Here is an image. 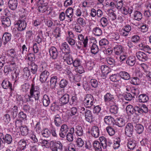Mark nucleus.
Segmentation results:
<instances>
[{
    "label": "nucleus",
    "instance_id": "f257e3e1",
    "mask_svg": "<svg viewBox=\"0 0 151 151\" xmlns=\"http://www.w3.org/2000/svg\"><path fill=\"white\" fill-rule=\"evenodd\" d=\"M40 96V91L39 87L32 84L30 89L29 94L25 95V100L26 101L32 103L35 100H38Z\"/></svg>",
    "mask_w": 151,
    "mask_h": 151
},
{
    "label": "nucleus",
    "instance_id": "f03ea898",
    "mask_svg": "<svg viewBox=\"0 0 151 151\" xmlns=\"http://www.w3.org/2000/svg\"><path fill=\"white\" fill-rule=\"evenodd\" d=\"M26 18L25 17H20L19 19L17 22L16 24L17 25V29L21 31L24 30L26 27Z\"/></svg>",
    "mask_w": 151,
    "mask_h": 151
},
{
    "label": "nucleus",
    "instance_id": "7ed1b4c3",
    "mask_svg": "<svg viewBox=\"0 0 151 151\" xmlns=\"http://www.w3.org/2000/svg\"><path fill=\"white\" fill-rule=\"evenodd\" d=\"M104 101L106 104L111 105L115 104L114 96L109 93L106 94L104 96Z\"/></svg>",
    "mask_w": 151,
    "mask_h": 151
},
{
    "label": "nucleus",
    "instance_id": "20e7f679",
    "mask_svg": "<svg viewBox=\"0 0 151 151\" xmlns=\"http://www.w3.org/2000/svg\"><path fill=\"white\" fill-rule=\"evenodd\" d=\"M94 98L91 94H88L85 97L83 100V104L87 108H90L93 105Z\"/></svg>",
    "mask_w": 151,
    "mask_h": 151
},
{
    "label": "nucleus",
    "instance_id": "39448f33",
    "mask_svg": "<svg viewBox=\"0 0 151 151\" xmlns=\"http://www.w3.org/2000/svg\"><path fill=\"white\" fill-rule=\"evenodd\" d=\"M88 132L90 133L92 136L95 138L98 137L99 135V130L97 126H93L89 128Z\"/></svg>",
    "mask_w": 151,
    "mask_h": 151
},
{
    "label": "nucleus",
    "instance_id": "423d86ee",
    "mask_svg": "<svg viewBox=\"0 0 151 151\" xmlns=\"http://www.w3.org/2000/svg\"><path fill=\"white\" fill-rule=\"evenodd\" d=\"M125 133L127 136L131 137L133 132V126L131 123H128L126 126L125 128Z\"/></svg>",
    "mask_w": 151,
    "mask_h": 151
},
{
    "label": "nucleus",
    "instance_id": "0eeeda50",
    "mask_svg": "<svg viewBox=\"0 0 151 151\" xmlns=\"http://www.w3.org/2000/svg\"><path fill=\"white\" fill-rule=\"evenodd\" d=\"M126 90L128 92H130L132 93L134 95V96H137L139 93L140 91L139 89L137 88L131 87L129 86H126Z\"/></svg>",
    "mask_w": 151,
    "mask_h": 151
},
{
    "label": "nucleus",
    "instance_id": "6e6552de",
    "mask_svg": "<svg viewBox=\"0 0 151 151\" xmlns=\"http://www.w3.org/2000/svg\"><path fill=\"white\" fill-rule=\"evenodd\" d=\"M133 11V8L132 6L123 7L121 9L122 13L125 15H131Z\"/></svg>",
    "mask_w": 151,
    "mask_h": 151
},
{
    "label": "nucleus",
    "instance_id": "1a4fd4ad",
    "mask_svg": "<svg viewBox=\"0 0 151 151\" xmlns=\"http://www.w3.org/2000/svg\"><path fill=\"white\" fill-rule=\"evenodd\" d=\"M50 75L49 72L45 70L41 72L40 76V80L42 82H45Z\"/></svg>",
    "mask_w": 151,
    "mask_h": 151
},
{
    "label": "nucleus",
    "instance_id": "9d476101",
    "mask_svg": "<svg viewBox=\"0 0 151 151\" xmlns=\"http://www.w3.org/2000/svg\"><path fill=\"white\" fill-rule=\"evenodd\" d=\"M49 52L51 57L53 59H56L58 56V52L56 48L54 46L51 47L49 49Z\"/></svg>",
    "mask_w": 151,
    "mask_h": 151
},
{
    "label": "nucleus",
    "instance_id": "9b49d317",
    "mask_svg": "<svg viewBox=\"0 0 151 151\" xmlns=\"http://www.w3.org/2000/svg\"><path fill=\"white\" fill-rule=\"evenodd\" d=\"M136 141L132 138H129L128 139L127 147L130 150H133L135 149L136 146Z\"/></svg>",
    "mask_w": 151,
    "mask_h": 151
},
{
    "label": "nucleus",
    "instance_id": "f8f14e48",
    "mask_svg": "<svg viewBox=\"0 0 151 151\" xmlns=\"http://www.w3.org/2000/svg\"><path fill=\"white\" fill-rule=\"evenodd\" d=\"M68 131V128L66 124H63L61 126L59 133L60 136L62 138H64Z\"/></svg>",
    "mask_w": 151,
    "mask_h": 151
},
{
    "label": "nucleus",
    "instance_id": "ddd939ff",
    "mask_svg": "<svg viewBox=\"0 0 151 151\" xmlns=\"http://www.w3.org/2000/svg\"><path fill=\"white\" fill-rule=\"evenodd\" d=\"M137 58L140 61H145L148 59V57L146 54L142 52L139 51L136 53Z\"/></svg>",
    "mask_w": 151,
    "mask_h": 151
},
{
    "label": "nucleus",
    "instance_id": "4468645a",
    "mask_svg": "<svg viewBox=\"0 0 151 151\" xmlns=\"http://www.w3.org/2000/svg\"><path fill=\"white\" fill-rule=\"evenodd\" d=\"M84 114L86 121L89 122H91L93 121V117L91 111L89 110L86 109Z\"/></svg>",
    "mask_w": 151,
    "mask_h": 151
},
{
    "label": "nucleus",
    "instance_id": "2eb2a0df",
    "mask_svg": "<svg viewBox=\"0 0 151 151\" xmlns=\"http://www.w3.org/2000/svg\"><path fill=\"white\" fill-rule=\"evenodd\" d=\"M18 5L17 0H9L8 2V6L10 9L13 10H15Z\"/></svg>",
    "mask_w": 151,
    "mask_h": 151
},
{
    "label": "nucleus",
    "instance_id": "dca6fc26",
    "mask_svg": "<svg viewBox=\"0 0 151 151\" xmlns=\"http://www.w3.org/2000/svg\"><path fill=\"white\" fill-rule=\"evenodd\" d=\"M101 70L102 72V76H106L111 71V70L107 66L103 65L101 66Z\"/></svg>",
    "mask_w": 151,
    "mask_h": 151
},
{
    "label": "nucleus",
    "instance_id": "f3484780",
    "mask_svg": "<svg viewBox=\"0 0 151 151\" xmlns=\"http://www.w3.org/2000/svg\"><path fill=\"white\" fill-rule=\"evenodd\" d=\"M1 85L4 89H6L8 87H9L11 91L14 90V88L12 87V84L7 80H4L3 81Z\"/></svg>",
    "mask_w": 151,
    "mask_h": 151
},
{
    "label": "nucleus",
    "instance_id": "a211bd4d",
    "mask_svg": "<svg viewBox=\"0 0 151 151\" xmlns=\"http://www.w3.org/2000/svg\"><path fill=\"white\" fill-rule=\"evenodd\" d=\"M61 49L62 51H64L66 54H68L70 52V47L66 42H64L61 44Z\"/></svg>",
    "mask_w": 151,
    "mask_h": 151
},
{
    "label": "nucleus",
    "instance_id": "6ab92c4d",
    "mask_svg": "<svg viewBox=\"0 0 151 151\" xmlns=\"http://www.w3.org/2000/svg\"><path fill=\"white\" fill-rule=\"evenodd\" d=\"M63 59L69 65H71L73 62L72 57L69 54H65L63 57Z\"/></svg>",
    "mask_w": 151,
    "mask_h": 151
},
{
    "label": "nucleus",
    "instance_id": "aec40b11",
    "mask_svg": "<svg viewBox=\"0 0 151 151\" xmlns=\"http://www.w3.org/2000/svg\"><path fill=\"white\" fill-rule=\"evenodd\" d=\"M136 62V58L134 56H130L128 57L126 61V64L130 66H133Z\"/></svg>",
    "mask_w": 151,
    "mask_h": 151
},
{
    "label": "nucleus",
    "instance_id": "412c9836",
    "mask_svg": "<svg viewBox=\"0 0 151 151\" xmlns=\"http://www.w3.org/2000/svg\"><path fill=\"white\" fill-rule=\"evenodd\" d=\"M11 38V35L10 33L6 32L4 34L2 38L4 44L6 45L9 41Z\"/></svg>",
    "mask_w": 151,
    "mask_h": 151
},
{
    "label": "nucleus",
    "instance_id": "4be33fe9",
    "mask_svg": "<svg viewBox=\"0 0 151 151\" xmlns=\"http://www.w3.org/2000/svg\"><path fill=\"white\" fill-rule=\"evenodd\" d=\"M2 24L4 27H9L11 22L9 18L7 17H4L1 18Z\"/></svg>",
    "mask_w": 151,
    "mask_h": 151
},
{
    "label": "nucleus",
    "instance_id": "5701e85b",
    "mask_svg": "<svg viewBox=\"0 0 151 151\" xmlns=\"http://www.w3.org/2000/svg\"><path fill=\"white\" fill-rule=\"evenodd\" d=\"M110 79L113 82H117L119 84H120L122 83L120 77L117 75L112 74L110 76Z\"/></svg>",
    "mask_w": 151,
    "mask_h": 151
},
{
    "label": "nucleus",
    "instance_id": "b1692460",
    "mask_svg": "<svg viewBox=\"0 0 151 151\" xmlns=\"http://www.w3.org/2000/svg\"><path fill=\"white\" fill-rule=\"evenodd\" d=\"M133 15V19L138 21L141 20L142 17V15L141 13L137 11H135Z\"/></svg>",
    "mask_w": 151,
    "mask_h": 151
},
{
    "label": "nucleus",
    "instance_id": "393cba45",
    "mask_svg": "<svg viewBox=\"0 0 151 151\" xmlns=\"http://www.w3.org/2000/svg\"><path fill=\"white\" fill-rule=\"evenodd\" d=\"M73 9L71 7H69L65 11V14L66 17L70 19V21H71L70 19L73 17Z\"/></svg>",
    "mask_w": 151,
    "mask_h": 151
},
{
    "label": "nucleus",
    "instance_id": "a878e982",
    "mask_svg": "<svg viewBox=\"0 0 151 151\" xmlns=\"http://www.w3.org/2000/svg\"><path fill=\"white\" fill-rule=\"evenodd\" d=\"M7 55L9 57H10L12 60L17 58V53L14 50L12 49L8 51Z\"/></svg>",
    "mask_w": 151,
    "mask_h": 151
},
{
    "label": "nucleus",
    "instance_id": "bb28decb",
    "mask_svg": "<svg viewBox=\"0 0 151 151\" xmlns=\"http://www.w3.org/2000/svg\"><path fill=\"white\" fill-rule=\"evenodd\" d=\"M114 50L115 54L118 55L123 52V48L121 45H118L114 47Z\"/></svg>",
    "mask_w": 151,
    "mask_h": 151
},
{
    "label": "nucleus",
    "instance_id": "cd10ccee",
    "mask_svg": "<svg viewBox=\"0 0 151 151\" xmlns=\"http://www.w3.org/2000/svg\"><path fill=\"white\" fill-rule=\"evenodd\" d=\"M69 100V96L67 94H64L60 99V101L61 104H67Z\"/></svg>",
    "mask_w": 151,
    "mask_h": 151
},
{
    "label": "nucleus",
    "instance_id": "c85d7f7f",
    "mask_svg": "<svg viewBox=\"0 0 151 151\" xmlns=\"http://www.w3.org/2000/svg\"><path fill=\"white\" fill-rule=\"evenodd\" d=\"M93 147L96 151H102V146L100 143L97 141H94L93 142Z\"/></svg>",
    "mask_w": 151,
    "mask_h": 151
},
{
    "label": "nucleus",
    "instance_id": "c756f323",
    "mask_svg": "<svg viewBox=\"0 0 151 151\" xmlns=\"http://www.w3.org/2000/svg\"><path fill=\"white\" fill-rule=\"evenodd\" d=\"M138 99L139 102L145 103L148 100L149 97L145 94H142L139 96Z\"/></svg>",
    "mask_w": 151,
    "mask_h": 151
},
{
    "label": "nucleus",
    "instance_id": "7c9ffc66",
    "mask_svg": "<svg viewBox=\"0 0 151 151\" xmlns=\"http://www.w3.org/2000/svg\"><path fill=\"white\" fill-rule=\"evenodd\" d=\"M115 124L119 127H122L125 125V122L122 118H117L116 120Z\"/></svg>",
    "mask_w": 151,
    "mask_h": 151
},
{
    "label": "nucleus",
    "instance_id": "2f4dec72",
    "mask_svg": "<svg viewBox=\"0 0 151 151\" xmlns=\"http://www.w3.org/2000/svg\"><path fill=\"white\" fill-rule=\"evenodd\" d=\"M104 121L108 125H111L113 123L114 119L111 116H106L104 118Z\"/></svg>",
    "mask_w": 151,
    "mask_h": 151
},
{
    "label": "nucleus",
    "instance_id": "473e14b6",
    "mask_svg": "<svg viewBox=\"0 0 151 151\" xmlns=\"http://www.w3.org/2000/svg\"><path fill=\"white\" fill-rule=\"evenodd\" d=\"M29 68L31 72L33 74L36 73L37 70V66L34 63H32L29 66Z\"/></svg>",
    "mask_w": 151,
    "mask_h": 151
},
{
    "label": "nucleus",
    "instance_id": "72a5a7b5",
    "mask_svg": "<svg viewBox=\"0 0 151 151\" xmlns=\"http://www.w3.org/2000/svg\"><path fill=\"white\" fill-rule=\"evenodd\" d=\"M54 122L55 125L57 127H59L61 124L62 120L59 115L57 114L55 116Z\"/></svg>",
    "mask_w": 151,
    "mask_h": 151
},
{
    "label": "nucleus",
    "instance_id": "f704fd0d",
    "mask_svg": "<svg viewBox=\"0 0 151 151\" xmlns=\"http://www.w3.org/2000/svg\"><path fill=\"white\" fill-rule=\"evenodd\" d=\"M119 75L121 78L125 80H128L130 78L129 74L125 71L120 72L119 73Z\"/></svg>",
    "mask_w": 151,
    "mask_h": 151
},
{
    "label": "nucleus",
    "instance_id": "c9c22d12",
    "mask_svg": "<svg viewBox=\"0 0 151 151\" xmlns=\"http://www.w3.org/2000/svg\"><path fill=\"white\" fill-rule=\"evenodd\" d=\"M27 143L25 140L22 139L20 140L18 143L19 149L24 150L26 148Z\"/></svg>",
    "mask_w": 151,
    "mask_h": 151
},
{
    "label": "nucleus",
    "instance_id": "e433bc0d",
    "mask_svg": "<svg viewBox=\"0 0 151 151\" xmlns=\"http://www.w3.org/2000/svg\"><path fill=\"white\" fill-rule=\"evenodd\" d=\"M42 102L43 105L45 106H47L49 105L50 101L49 98L46 95H45L42 99Z\"/></svg>",
    "mask_w": 151,
    "mask_h": 151
},
{
    "label": "nucleus",
    "instance_id": "4c0bfd02",
    "mask_svg": "<svg viewBox=\"0 0 151 151\" xmlns=\"http://www.w3.org/2000/svg\"><path fill=\"white\" fill-rule=\"evenodd\" d=\"M92 32L93 34L97 36H100L102 34V31L101 29L99 27L94 28L92 30Z\"/></svg>",
    "mask_w": 151,
    "mask_h": 151
},
{
    "label": "nucleus",
    "instance_id": "58836bf2",
    "mask_svg": "<svg viewBox=\"0 0 151 151\" xmlns=\"http://www.w3.org/2000/svg\"><path fill=\"white\" fill-rule=\"evenodd\" d=\"M20 129L22 135L25 136L28 133V129L26 126H21L20 127Z\"/></svg>",
    "mask_w": 151,
    "mask_h": 151
},
{
    "label": "nucleus",
    "instance_id": "ea45409f",
    "mask_svg": "<svg viewBox=\"0 0 151 151\" xmlns=\"http://www.w3.org/2000/svg\"><path fill=\"white\" fill-rule=\"evenodd\" d=\"M110 38L113 40H117L120 38V35L117 32L112 33L109 35Z\"/></svg>",
    "mask_w": 151,
    "mask_h": 151
},
{
    "label": "nucleus",
    "instance_id": "a19ab883",
    "mask_svg": "<svg viewBox=\"0 0 151 151\" xmlns=\"http://www.w3.org/2000/svg\"><path fill=\"white\" fill-rule=\"evenodd\" d=\"M126 111L129 115L133 114L134 112V108L132 105H129L127 106Z\"/></svg>",
    "mask_w": 151,
    "mask_h": 151
},
{
    "label": "nucleus",
    "instance_id": "79ce46f5",
    "mask_svg": "<svg viewBox=\"0 0 151 151\" xmlns=\"http://www.w3.org/2000/svg\"><path fill=\"white\" fill-rule=\"evenodd\" d=\"M57 81V77L56 76L52 77L50 78V82L52 88H54L56 86Z\"/></svg>",
    "mask_w": 151,
    "mask_h": 151
},
{
    "label": "nucleus",
    "instance_id": "37998d69",
    "mask_svg": "<svg viewBox=\"0 0 151 151\" xmlns=\"http://www.w3.org/2000/svg\"><path fill=\"white\" fill-rule=\"evenodd\" d=\"M77 22L78 24L83 27L85 26L86 24V22L85 19L81 17H80L77 19Z\"/></svg>",
    "mask_w": 151,
    "mask_h": 151
},
{
    "label": "nucleus",
    "instance_id": "c03bdc74",
    "mask_svg": "<svg viewBox=\"0 0 151 151\" xmlns=\"http://www.w3.org/2000/svg\"><path fill=\"white\" fill-rule=\"evenodd\" d=\"M121 139L119 138H117L114 140L113 147L114 149H118L120 147Z\"/></svg>",
    "mask_w": 151,
    "mask_h": 151
},
{
    "label": "nucleus",
    "instance_id": "a18cd8bd",
    "mask_svg": "<svg viewBox=\"0 0 151 151\" xmlns=\"http://www.w3.org/2000/svg\"><path fill=\"white\" fill-rule=\"evenodd\" d=\"M114 104L111 105H108L107 106H110V111L111 113L114 114H116L118 111V107L116 105Z\"/></svg>",
    "mask_w": 151,
    "mask_h": 151
},
{
    "label": "nucleus",
    "instance_id": "49530a36",
    "mask_svg": "<svg viewBox=\"0 0 151 151\" xmlns=\"http://www.w3.org/2000/svg\"><path fill=\"white\" fill-rule=\"evenodd\" d=\"M135 128L136 131L139 134H140L142 133L144 129V127L141 124H136L135 127Z\"/></svg>",
    "mask_w": 151,
    "mask_h": 151
},
{
    "label": "nucleus",
    "instance_id": "de8ad7c7",
    "mask_svg": "<svg viewBox=\"0 0 151 151\" xmlns=\"http://www.w3.org/2000/svg\"><path fill=\"white\" fill-rule=\"evenodd\" d=\"M99 51L98 46L95 44H93L91 47V52L93 54H96Z\"/></svg>",
    "mask_w": 151,
    "mask_h": 151
},
{
    "label": "nucleus",
    "instance_id": "09e8293b",
    "mask_svg": "<svg viewBox=\"0 0 151 151\" xmlns=\"http://www.w3.org/2000/svg\"><path fill=\"white\" fill-rule=\"evenodd\" d=\"M4 141L8 144H11L12 141V136L8 134L5 135L4 137H3Z\"/></svg>",
    "mask_w": 151,
    "mask_h": 151
},
{
    "label": "nucleus",
    "instance_id": "8fccbe9b",
    "mask_svg": "<svg viewBox=\"0 0 151 151\" xmlns=\"http://www.w3.org/2000/svg\"><path fill=\"white\" fill-rule=\"evenodd\" d=\"M86 68L88 70H91L94 65V62L92 61H89L86 63Z\"/></svg>",
    "mask_w": 151,
    "mask_h": 151
},
{
    "label": "nucleus",
    "instance_id": "3c124183",
    "mask_svg": "<svg viewBox=\"0 0 151 151\" xmlns=\"http://www.w3.org/2000/svg\"><path fill=\"white\" fill-rule=\"evenodd\" d=\"M75 133L79 136L82 135L83 131L82 127L78 126H76L75 129Z\"/></svg>",
    "mask_w": 151,
    "mask_h": 151
},
{
    "label": "nucleus",
    "instance_id": "603ef678",
    "mask_svg": "<svg viewBox=\"0 0 151 151\" xmlns=\"http://www.w3.org/2000/svg\"><path fill=\"white\" fill-rule=\"evenodd\" d=\"M116 2V7L118 9H121L123 5V1L122 0H115Z\"/></svg>",
    "mask_w": 151,
    "mask_h": 151
},
{
    "label": "nucleus",
    "instance_id": "864d4df0",
    "mask_svg": "<svg viewBox=\"0 0 151 151\" xmlns=\"http://www.w3.org/2000/svg\"><path fill=\"white\" fill-rule=\"evenodd\" d=\"M38 145H41L42 147L45 146L46 148L49 147V143L46 140H41L38 142Z\"/></svg>",
    "mask_w": 151,
    "mask_h": 151
},
{
    "label": "nucleus",
    "instance_id": "5fc2aeb1",
    "mask_svg": "<svg viewBox=\"0 0 151 151\" xmlns=\"http://www.w3.org/2000/svg\"><path fill=\"white\" fill-rule=\"evenodd\" d=\"M11 113L13 118H15L18 113V107L17 106H15L12 108Z\"/></svg>",
    "mask_w": 151,
    "mask_h": 151
},
{
    "label": "nucleus",
    "instance_id": "6e6d98bb",
    "mask_svg": "<svg viewBox=\"0 0 151 151\" xmlns=\"http://www.w3.org/2000/svg\"><path fill=\"white\" fill-rule=\"evenodd\" d=\"M82 62L79 59H75L73 63V65L74 67L76 68L81 65Z\"/></svg>",
    "mask_w": 151,
    "mask_h": 151
},
{
    "label": "nucleus",
    "instance_id": "4d7b16f0",
    "mask_svg": "<svg viewBox=\"0 0 151 151\" xmlns=\"http://www.w3.org/2000/svg\"><path fill=\"white\" fill-rule=\"evenodd\" d=\"M48 6L46 5H42L38 7V9L40 12L43 13L48 9Z\"/></svg>",
    "mask_w": 151,
    "mask_h": 151
},
{
    "label": "nucleus",
    "instance_id": "13d9d810",
    "mask_svg": "<svg viewBox=\"0 0 151 151\" xmlns=\"http://www.w3.org/2000/svg\"><path fill=\"white\" fill-rule=\"evenodd\" d=\"M68 84V81L65 79H62L60 83V86L61 88H64L66 87Z\"/></svg>",
    "mask_w": 151,
    "mask_h": 151
},
{
    "label": "nucleus",
    "instance_id": "bf43d9fd",
    "mask_svg": "<svg viewBox=\"0 0 151 151\" xmlns=\"http://www.w3.org/2000/svg\"><path fill=\"white\" fill-rule=\"evenodd\" d=\"M101 23L103 27H105L108 24L107 19L105 17H102L101 19Z\"/></svg>",
    "mask_w": 151,
    "mask_h": 151
},
{
    "label": "nucleus",
    "instance_id": "052dcab7",
    "mask_svg": "<svg viewBox=\"0 0 151 151\" xmlns=\"http://www.w3.org/2000/svg\"><path fill=\"white\" fill-rule=\"evenodd\" d=\"M42 134L43 137L47 138L50 135V132L48 129H45L42 131Z\"/></svg>",
    "mask_w": 151,
    "mask_h": 151
},
{
    "label": "nucleus",
    "instance_id": "680f3d73",
    "mask_svg": "<svg viewBox=\"0 0 151 151\" xmlns=\"http://www.w3.org/2000/svg\"><path fill=\"white\" fill-rule=\"evenodd\" d=\"M107 132L110 136L113 135L115 133V131L114 129L111 127L109 126L106 128Z\"/></svg>",
    "mask_w": 151,
    "mask_h": 151
},
{
    "label": "nucleus",
    "instance_id": "e2e57ef3",
    "mask_svg": "<svg viewBox=\"0 0 151 151\" xmlns=\"http://www.w3.org/2000/svg\"><path fill=\"white\" fill-rule=\"evenodd\" d=\"M73 38H70L69 37H66V40L68 43L71 46H73L75 44V40L72 39Z\"/></svg>",
    "mask_w": 151,
    "mask_h": 151
},
{
    "label": "nucleus",
    "instance_id": "0e129e2a",
    "mask_svg": "<svg viewBox=\"0 0 151 151\" xmlns=\"http://www.w3.org/2000/svg\"><path fill=\"white\" fill-rule=\"evenodd\" d=\"M76 142L77 146L79 147H82L84 145V142L81 138H78L77 139Z\"/></svg>",
    "mask_w": 151,
    "mask_h": 151
},
{
    "label": "nucleus",
    "instance_id": "69168bd1",
    "mask_svg": "<svg viewBox=\"0 0 151 151\" xmlns=\"http://www.w3.org/2000/svg\"><path fill=\"white\" fill-rule=\"evenodd\" d=\"M81 26V25L78 24H75L74 27H73L74 30L76 32H81L82 30V29Z\"/></svg>",
    "mask_w": 151,
    "mask_h": 151
},
{
    "label": "nucleus",
    "instance_id": "338daca9",
    "mask_svg": "<svg viewBox=\"0 0 151 151\" xmlns=\"http://www.w3.org/2000/svg\"><path fill=\"white\" fill-rule=\"evenodd\" d=\"M109 44V41L105 38L101 39L99 42V44L100 46H106L108 45Z\"/></svg>",
    "mask_w": 151,
    "mask_h": 151
},
{
    "label": "nucleus",
    "instance_id": "774afa93",
    "mask_svg": "<svg viewBox=\"0 0 151 151\" xmlns=\"http://www.w3.org/2000/svg\"><path fill=\"white\" fill-rule=\"evenodd\" d=\"M145 7L147 10L151 11V0H148L146 2Z\"/></svg>",
    "mask_w": 151,
    "mask_h": 151
}]
</instances>
